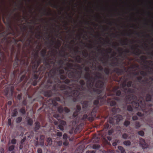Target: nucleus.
<instances>
[{
    "label": "nucleus",
    "instance_id": "nucleus-1",
    "mask_svg": "<svg viewBox=\"0 0 153 153\" xmlns=\"http://www.w3.org/2000/svg\"><path fill=\"white\" fill-rule=\"evenodd\" d=\"M76 114L75 112L73 114V117L74 118V120L72 123V126H73V128L71 130L69 131L70 134H73L74 132H75V129L76 128Z\"/></svg>",
    "mask_w": 153,
    "mask_h": 153
},
{
    "label": "nucleus",
    "instance_id": "nucleus-2",
    "mask_svg": "<svg viewBox=\"0 0 153 153\" xmlns=\"http://www.w3.org/2000/svg\"><path fill=\"white\" fill-rule=\"evenodd\" d=\"M133 103L132 105H133V107L134 108H138L139 106L141 108V109H142V108L145 105V103L144 101H143L142 102H141V103H140L139 102H136V105L135 106H134L133 105Z\"/></svg>",
    "mask_w": 153,
    "mask_h": 153
},
{
    "label": "nucleus",
    "instance_id": "nucleus-3",
    "mask_svg": "<svg viewBox=\"0 0 153 153\" xmlns=\"http://www.w3.org/2000/svg\"><path fill=\"white\" fill-rule=\"evenodd\" d=\"M140 143L143 148V149L148 147V144L146 143L145 140L142 138L140 139Z\"/></svg>",
    "mask_w": 153,
    "mask_h": 153
},
{
    "label": "nucleus",
    "instance_id": "nucleus-4",
    "mask_svg": "<svg viewBox=\"0 0 153 153\" xmlns=\"http://www.w3.org/2000/svg\"><path fill=\"white\" fill-rule=\"evenodd\" d=\"M58 111L60 112H61L63 111L67 113L69 111V109L66 107L64 108L62 107H59L58 108Z\"/></svg>",
    "mask_w": 153,
    "mask_h": 153
},
{
    "label": "nucleus",
    "instance_id": "nucleus-5",
    "mask_svg": "<svg viewBox=\"0 0 153 153\" xmlns=\"http://www.w3.org/2000/svg\"><path fill=\"white\" fill-rule=\"evenodd\" d=\"M76 91H73L71 92L70 93L69 96H71L72 97H73L74 99V101H75L76 99Z\"/></svg>",
    "mask_w": 153,
    "mask_h": 153
},
{
    "label": "nucleus",
    "instance_id": "nucleus-6",
    "mask_svg": "<svg viewBox=\"0 0 153 153\" xmlns=\"http://www.w3.org/2000/svg\"><path fill=\"white\" fill-rule=\"evenodd\" d=\"M66 124L65 122L64 121H61V124L59 126V128L61 130H63V125H65Z\"/></svg>",
    "mask_w": 153,
    "mask_h": 153
},
{
    "label": "nucleus",
    "instance_id": "nucleus-7",
    "mask_svg": "<svg viewBox=\"0 0 153 153\" xmlns=\"http://www.w3.org/2000/svg\"><path fill=\"white\" fill-rule=\"evenodd\" d=\"M114 119L116 120L117 122H118L122 119V117L120 115H117L115 117Z\"/></svg>",
    "mask_w": 153,
    "mask_h": 153
},
{
    "label": "nucleus",
    "instance_id": "nucleus-8",
    "mask_svg": "<svg viewBox=\"0 0 153 153\" xmlns=\"http://www.w3.org/2000/svg\"><path fill=\"white\" fill-rule=\"evenodd\" d=\"M96 85L97 87L101 88L103 86V83L102 82L100 81L98 82Z\"/></svg>",
    "mask_w": 153,
    "mask_h": 153
},
{
    "label": "nucleus",
    "instance_id": "nucleus-9",
    "mask_svg": "<svg viewBox=\"0 0 153 153\" xmlns=\"http://www.w3.org/2000/svg\"><path fill=\"white\" fill-rule=\"evenodd\" d=\"M118 148V150L120 151L121 153H126L125 149L122 146H119Z\"/></svg>",
    "mask_w": 153,
    "mask_h": 153
},
{
    "label": "nucleus",
    "instance_id": "nucleus-10",
    "mask_svg": "<svg viewBox=\"0 0 153 153\" xmlns=\"http://www.w3.org/2000/svg\"><path fill=\"white\" fill-rule=\"evenodd\" d=\"M47 141L48 144V145L51 146L52 144V140L50 138H48L47 139Z\"/></svg>",
    "mask_w": 153,
    "mask_h": 153
},
{
    "label": "nucleus",
    "instance_id": "nucleus-11",
    "mask_svg": "<svg viewBox=\"0 0 153 153\" xmlns=\"http://www.w3.org/2000/svg\"><path fill=\"white\" fill-rule=\"evenodd\" d=\"M152 97L149 94H148L147 95L146 97V101H149L151 100Z\"/></svg>",
    "mask_w": 153,
    "mask_h": 153
},
{
    "label": "nucleus",
    "instance_id": "nucleus-12",
    "mask_svg": "<svg viewBox=\"0 0 153 153\" xmlns=\"http://www.w3.org/2000/svg\"><path fill=\"white\" fill-rule=\"evenodd\" d=\"M123 143L124 145L128 146L130 145L131 143L129 141H125Z\"/></svg>",
    "mask_w": 153,
    "mask_h": 153
},
{
    "label": "nucleus",
    "instance_id": "nucleus-13",
    "mask_svg": "<svg viewBox=\"0 0 153 153\" xmlns=\"http://www.w3.org/2000/svg\"><path fill=\"white\" fill-rule=\"evenodd\" d=\"M113 142L112 143V145L114 146H116L117 145V143L118 142L119 140H115L113 141Z\"/></svg>",
    "mask_w": 153,
    "mask_h": 153
},
{
    "label": "nucleus",
    "instance_id": "nucleus-14",
    "mask_svg": "<svg viewBox=\"0 0 153 153\" xmlns=\"http://www.w3.org/2000/svg\"><path fill=\"white\" fill-rule=\"evenodd\" d=\"M100 147V146L98 145H94L93 146V149H98Z\"/></svg>",
    "mask_w": 153,
    "mask_h": 153
},
{
    "label": "nucleus",
    "instance_id": "nucleus-15",
    "mask_svg": "<svg viewBox=\"0 0 153 153\" xmlns=\"http://www.w3.org/2000/svg\"><path fill=\"white\" fill-rule=\"evenodd\" d=\"M39 126H40L39 123L38 122H36V126H35V129L36 130L38 129L39 128Z\"/></svg>",
    "mask_w": 153,
    "mask_h": 153
},
{
    "label": "nucleus",
    "instance_id": "nucleus-16",
    "mask_svg": "<svg viewBox=\"0 0 153 153\" xmlns=\"http://www.w3.org/2000/svg\"><path fill=\"white\" fill-rule=\"evenodd\" d=\"M28 123L30 125H31L33 123V122L32 120L30 118L27 119Z\"/></svg>",
    "mask_w": 153,
    "mask_h": 153
},
{
    "label": "nucleus",
    "instance_id": "nucleus-17",
    "mask_svg": "<svg viewBox=\"0 0 153 153\" xmlns=\"http://www.w3.org/2000/svg\"><path fill=\"white\" fill-rule=\"evenodd\" d=\"M14 146L12 145L11 146H9V151H11L14 149Z\"/></svg>",
    "mask_w": 153,
    "mask_h": 153
},
{
    "label": "nucleus",
    "instance_id": "nucleus-18",
    "mask_svg": "<svg viewBox=\"0 0 153 153\" xmlns=\"http://www.w3.org/2000/svg\"><path fill=\"white\" fill-rule=\"evenodd\" d=\"M116 104V102L114 100H111L110 102V105L111 106H114Z\"/></svg>",
    "mask_w": 153,
    "mask_h": 153
},
{
    "label": "nucleus",
    "instance_id": "nucleus-19",
    "mask_svg": "<svg viewBox=\"0 0 153 153\" xmlns=\"http://www.w3.org/2000/svg\"><path fill=\"white\" fill-rule=\"evenodd\" d=\"M17 114V112L16 110H15L13 113L12 116L13 117L16 116Z\"/></svg>",
    "mask_w": 153,
    "mask_h": 153
},
{
    "label": "nucleus",
    "instance_id": "nucleus-20",
    "mask_svg": "<svg viewBox=\"0 0 153 153\" xmlns=\"http://www.w3.org/2000/svg\"><path fill=\"white\" fill-rule=\"evenodd\" d=\"M130 124L129 121L126 120L124 123V125L125 126H127L128 125Z\"/></svg>",
    "mask_w": 153,
    "mask_h": 153
},
{
    "label": "nucleus",
    "instance_id": "nucleus-21",
    "mask_svg": "<svg viewBox=\"0 0 153 153\" xmlns=\"http://www.w3.org/2000/svg\"><path fill=\"white\" fill-rule=\"evenodd\" d=\"M128 136L127 134H124L122 135V137L124 139H126L128 138Z\"/></svg>",
    "mask_w": 153,
    "mask_h": 153
},
{
    "label": "nucleus",
    "instance_id": "nucleus-22",
    "mask_svg": "<svg viewBox=\"0 0 153 153\" xmlns=\"http://www.w3.org/2000/svg\"><path fill=\"white\" fill-rule=\"evenodd\" d=\"M22 120V118L21 117H19L16 120V122L17 123H20L21 122Z\"/></svg>",
    "mask_w": 153,
    "mask_h": 153
},
{
    "label": "nucleus",
    "instance_id": "nucleus-23",
    "mask_svg": "<svg viewBox=\"0 0 153 153\" xmlns=\"http://www.w3.org/2000/svg\"><path fill=\"white\" fill-rule=\"evenodd\" d=\"M138 134L141 136H143L144 135V132L143 131H140L139 132Z\"/></svg>",
    "mask_w": 153,
    "mask_h": 153
},
{
    "label": "nucleus",
    "instance_id": "nucleus-24",
    "mask_svg": "<svg viewBox=\"0 0 153 153\" xmlns=\"http://www.w3.org/2000/svg\"><path fill=\"white\" fill-rule=\"evenodd\" d=\"M20 112L23 114H24L25 113V109L24 108H22L20 110Z\"/></svg>",
    "mask_w": 153,
    "mask_h": 153
},
{
    "label": "nucleus",
    "instance_id": "nucleus-25",
    "mask_svg": "<svg viewBox=\"0 0 153 153\" xmlns=\"http://www.w3.org/2000/svg\"><path fill=\"white\" fill-rule=\"evenodd\" d=\"M94 104L97 105L99 103V100H95L94 102Z\"/></svg>",
    "mask_w": 153,
    "mask_h": 153
},
{
    "label": "nucleus",
    "instance_id": "nucleus-26",
    "mask_svg": "<svg viewBox=\"0 0 153 153\" xmlns=\"http://www.w3.org/2000/svg\"><path fill=\"white\" fill-rule=\"evenodd\" d=\"M68 137L67 135L65 134L63 135V138L65 140H67V139Z\"/></svg>",
    "mask_w": 153,
    "mask_h": 153
},
{
    "label": "nucleus",
    "instance_id": "nucleus-27",
    "mask_svg": "<svg viewBox=\"0 0 153 153\" xmlns=\"http://www.w3.org/2000/svg\"><path fill=\"white\" fill-rule=\"evenodd\" d=\"M11 143L12 144H16V140L14 139H13L11 140Z\"/></svg>",
    "mask_w": 153,
    "mask_h": 153
},
{
    "label": "nucleus",
    "instance_id": "nucleus-28",
    "mask_svg": "<svg viewBox=\"0 0 153 153\" xmlns=\"http://www.w3.org/2000/svg\"><path fill=\"white\" fill-rule=\"evenodd\" d=\"M56 143H57V145L59 146L61 145L62 143V141L57 142H56Z\"/></svg>",
    "mask_w": 153,
    "mask_h": 153
},
{
    "label": "nucleus",
    "instance_id": "nucleus-29",
    "mask_svg": "<svg viewBox=\"0 0 153 153\" xmlns=\"http://www.w3.org/2000/svg\"><path fill=\"white\" fill-rule=\"evenodd\" d=\"M128 110L129 111H131L132 110V108L131 106H128Z\"/></svg>",
    "mask_w": 153,
    "mask_h": 153
},
{
    "label": "nucleus",
    "instance_id": "nucleus-30",
    "mask_svg": "<svg viewBox=\"0 0 153 153\" xmlns=\"http://www.w3.org/2000/svg\"><path fill=\"white\" fill-rule=\"evenodd\" d=\"M104 153H114V152L112 150H109L107 152H105Z\"/></svg>",
    "mask_w": 153,
    "mask_h": 153
},
{
    "label": "nucleus",
    "instance_id": "nucleus-31",
    "mask_svg": "<svg viewBox=\"0 0 153 153\" xmlns=\"http://www.w3.org/2000/svg\"><path fill=\"white\" fill-rule=\"evenodd\" d=\"M62 133L61 132H58L57 133V136H61L62 135Z\"/></svg>",
    "mask_w": 153,
    "mask_h": 153
},
{
    "label": "nucleus",
    "instance_id": "nucleus-32",
    "mask_svg": "<svg viewBox=\"0 0 153 153\" xmlns=\"http://www.w3.org/2000/svg\"><path fill=\"white\" fill-rule=\"evenodd\" d=\"M8 123L9 125H11V120L10 119H8Z\"/></svg>",
    "mask_w": 153,
    "mask_h": 153
},
{
    "label": "nucleus",
    "instance_id": "nucleus-33",
    "mask_svg": "<svg viewBox=\"0 0 153 153\" xmlns=\"http://www.w3.org/2000/svg\"><path fill=\"white\" fill-rule=\"evenodd\" d=\"M131 85V82H128L127 84V86L128 87L130 86Z\"/></svg>",
    "mask_w": 153,
    "mask_h": 153
},
{
    "label": "nucleus",
    "instance_id": "nucleus-34",
    "mask_svg": "<svg viewBox=\"0 0 153 153\" xmlns=\"http://www.w3.org/2000/svg\"><path fill=\"white\" fill-rule=\"evenodd\" d=\"M113 132V131L112 130H110L108 131V134L110 135Z\"/></svg>",
    "mask_w": 153,
    "mask_h": 153
},
{
    "label": "nucleus",
    "instance_id": "nucleus-35",
    "mask_svg": "<svg viewBox=\"0 0 153 153\" xmlns=\"http://www.w3.org/2000/svg\"><path fill=\"white\" fill-rule=\"evenodd\" d=\"M42 150L41 149H39L38 150V153H42Z\"/></svg>",
    "mask_w": 153,
    "mask_h": 153
},
{
    "label": "nucleus",
    "instance_id": "nucleus-36",
    "mask_svg": "<svg viewBox=\"0 0 153 153\" xmlns=\"http://www.w3.org/2000/svg\"><path fill=\"white\" fill-rule=\"evenodd\" d=\"M140 126V125L139 123H137L136 124V127L137 128L139 127Z\"/></svg>",
    "mask_w": 153,
    "mask_h": 153
},
{
    "label": "nucleus",
    "instance_id": "nucleus-37",
    "mask_svg": "<svg viewBox=\"0 0 153 153\" xmlns=\"http://www.w3.org/2000/svg\"><path fill=\"white\" fill-rule=\"evenodd\" d=\"M0 151L1 153H4V150L3 148H1L0 149Z\"/></svg>",
    "mask_w": 153,
    "mask_h": 153
},
{
    "label": "nucleus",
    "instance_id": "nucleus-38",
    "mask_svg": "<svg viewBox=\"0 0 153 153\" xmlns=\"http://www.w3.org/2000/svg\"><path fill=\"white\" fill-rule=\"evenodd\" d=\"M137 119V117L136 116H133L132 117V119L133 120H135Z\"/></svg>",
    "mask_w": 153,
    "mask_h": 153
},
{
    "label": "nucleus",
    "instance_id": "nucleus-39",
    "mask_svg": "<svg viewBox=\"0 0 153 153\" xmlns=\"http://www.w3.org/2000/svg\"><path fill=\"white\" fill-rule=\"evenodd\" d=\"M68 144V143L66 141H65V142H64L63 143V145L65 146H66Z\"/></svg>",
    "mask_w": 153,
    "mask_h": 153
},
{
    "label": "nucleus",
    "instance_id": "nucleus-40",
    "mask_svg": "<svg viewBox=\"0 0 153 153\" xmlns=\"http://www.w3.org/2000/svg\"><path fill=\"white\" fill-rule=\"evenodd\" d=\"M120 94V91H117L116 93L117 95L119 96Z\"/></svg>",
    "mask_w": 153,
    "mask_h": 153
},
{
    "label": "nucleus",
    "instance_id": "nucleus-41",
    "mask_svg": "<svg viewBox=\"0 0 153 153\" xmlns=\"http://www.w3.org/2000/svg\"><path fill=\"white\" fill-rule=\"evenodd\" d=\"M137 115L139 116H142V114L140 112H138L137 113Z\"/></svg>",
    "mask_w": 153,
    "mask_h": 153
},
{
    "label": "nucleus",
    "instance_id": "nucleus-42",
    "mask_svg": "<svg viewBox=\"0 0 153 153\" xmlns=\"http://www.w3.org/2000/svg\"><path fill=\"white\" fill-rule=\"evenodd\" d=\"M25 138H23V139H22L21 142V143H23L25 141Z\"/></svg>",
    "mask_w": 153,
    "mask_h": 153
},
{
    "label": "nucleus",
    "instance_id": "nucleus-43",
    "mask_svg": "<svg viewBox=\"0 0 153 153\" xmlns=\"http://www.w3.org/2000/svg\"><path fill=\"white\" fill-rule=\"evenodd\" d=\"M114 121L113 120H111V118H110V120H109V122L110 123H114Z\"/></svg>",
    "mask_w": 153,
    "mask_h": 153
},
{
    "label": "nucleus",
    "instance_id": "nucleus-44",
    "mask_svg": "<svg viewBox=\"0 0 153 153\" xmlns=\"http://www.w3.org/2000/svg\"><path fill=\"white\" fill-rule=\"evenodd\" d=\"M107 139L109 140H111V138L110 137H109V136L107 137Z\"/></svg>",
    "mask_w": 153,
    "mask_h": 153
},
{
    "label": "nucleus",
    "instance_id": "nucleus-45",
    "mask_svg": "<svg viewBox=\"0 0 153 153\" xmlns=\"http://www.w3.org/2000/svg\"><path fill=\"white\" fill-rule=\"evenodd\" d=\"M109 126V125L108 124H107L106 126L105 127V128H108Z\"/></svg>",
    "mask_w": 153,
    "mask_h": 153
},
{
    "label": "nucleus",
    "instance_id": "nucleus-46",
    "mask_svg": "<svg viewBox=\"0 0 153 153\" xmlns=\"http://www.w3.org/2000/svg\"><path fill=\"white\" fill-rule=\"evenodd\" d=\"M21 97V96L19 94L18 96V98L20 100V99Z\"/></svg>",
    "mask_w": 153,
    "mask_h": 153
},
{
    "label": "nucleus",
    "instance_id": "nucleus-47",
    "mask_svg": "<svg viewBox=\"0 0 153 153\" xmlns=\"http://www.w3.org/2000/svg\"><path fill=\"white\" fill-rule=\"evenodd\" d=\"M86 117H87V115H83V118H86Z\"/></svg>",
    "mask_w": 153,
    "mask_h": 153
},
{
    "label": "nucleus",
    "instance_id": "nucleus-48",
    "mask_svg": "<svg viewBox=\"0 0 153 153\" xmlns=\"http://www.w3.org/2000/svg\"><path fill=\"white\" fill-rule=\"evenodd\" d=\"M91 153H95V152L94 151H91Z\"/></svg>",
    "mask_w": 153,
    "mask_h": 153
},
{
    "label": "nucleus",
    "instance_id": "nucleus-49",
    "mask_svg": "<svg viewBox=\"0 0 153 153\" xmlns=\"http://www.w3.org/2000/svg\"><path fill=\"white\" fill-rule=\"evenodd\" d=\"M91 151H87L86 152V153H91Z\"/></svg>",
    "mask_w": 153,
    "mask_h": 153
},
{
    "label": "nucleus",
    "instance_id": "nucleus-50",
    "mask_svg": "<svg viewBox=\"0 0 153 153\" xmlns=\"http://www.w3.org/2000/svg\"><path fill=\"white\" fill-rule=\"evenodd\" d=\"M107 144H108L109 145H110V143H109V142H107Z\"/></svg>",
    "mask_w": 153,
    "mask_h": 153
},
{
    "label": "nucleus",
    "instance_id": "nucleus-51",
    "mask_svg": "<svg viewBox=\"0 0 153 153\" xmlns=\"http://www.w3.org/2000/svg\"><path fill=\"white\" fill-rule=\"evenodd\" d=\"M77 110H79V107L78 106V105H77Z\"/></svg>",
    "mask_w": 153,
    "mask_h": 153
},
{
    "label": "nucleus",
    "instance_id": "nucleus-52",
    "mask_svg": "<svg viewBox=\"0 0 153 153\" xmlns=\"http://www.w3.org/2000/svg\"><path fill=\"white\" fill-rule=\"evenodd\" d=\"M63 73V72L62 71H61L60 72V73L61 74H62V73Z\"/></svg>",
    "mask_w": 153,
    "mask_h": 153
},
{
    "label": "nucleus",
    "instance_id": "nucleus-53",
    "mask_svg": "<svg viewBox=\"0 0 153 153\" xmlns=\"http://www.w3.org/2000/svg\"><path fill=\"white\" fill-rule=\"evenodd\" d=\"M10 144V143L9 142V143H8V145H9Z\"/></svg>",
    "mask_w": 153,
    "mask_h": 153
},
{
    "label": "nucleus",
    "instance_id": "nucleus-54",
    "mask_svg": "<svg viewBox=\"0 0 153 153\" xmlns=\"http://www.w3.org/2000/svg\"><path fill=\"white\" fill-rule=\"evenodd\" d=\"M21 146H20V149H21Z\"/></svg>",
    "mask_w": 153,
    "mask_h": 153
},
{
    "label": "nucleus",
    "instance_id": "nucleus-55",
    "mask_svg": "<svg viewBox=\"0 0 153 153\" xmlns=\"http://www.w3.org/2000/svg\"><path fill=\"white\" fill-rule=\"evenodd\" d=\"M11 153H14L13 152H11Z\"/></svg>",
    "mask_w": 153,
    "mask_h": 153
},
{
    "label": "nucleus",
    "instance_id": "nucleus-56",
    "mask_svg": "<svg viewBox=\"0 0 153 153\" xmlns=\"http://www.w3.org/2000/svg\"><path fill=\"white\" fill-rule=\"evenodd\" d=\"M117 152H119V151H117Z\"/></svg>",
    "mask_w": 153,
    "mask_h": 153
},
{
    "label": "nucleus",
    "instance_id": "nucleus-57",
    "mask_svg": "<svg viewBox=\"0 0 153 153\" xmlns=\"http://www.w3.org/2000/svg\"><path fill=\"white\" fill-rule=\"evenodd\" d=\"M66 153V152H65V153Z\"/></svg>",
    "mask_w": 153,
    "mask_h": 153
},
{
    "label": "nucleus",
    "instance_id": "nucleus-58",
    "mask_svg": "<svg viewBox=\"0 0 153 153\" xmlns=\"http://www.w3.org/2000/svg\"><path fill=\"white\" fill-rule=\"evenodd\" d=\"M77 3H78V2H77Z\"/></svg>",
    "mask_w": 153,
    "mask_h": 153
}]
</instances>
